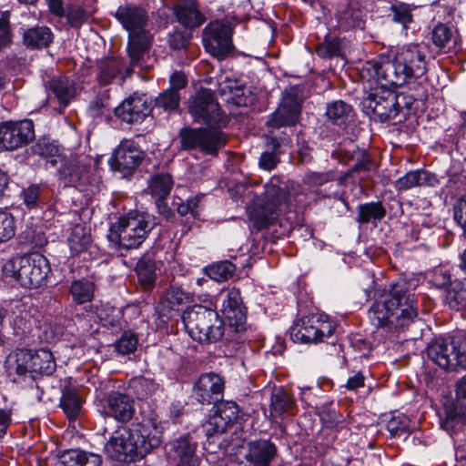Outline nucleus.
<instances>
[{"mask_svg": "<svg viewBox=\"0 0 466 466\" xmlns=\"http://www.w3.org/2000/svg\"><path fill=\"white\" fill-rule=\"evenodd\" d=\"M188 112L194 121L205 124L211 128L226 127L228 119L221 111L211 90L202 88L192 96L188 101Z\"/></svg>", "mask_w": 466, "mask_h": 466, "instance_id": "9", "label": "nucleus"}, {"mask_svg": "<svg viewBox=\"0 0 466 466\" xmlns=\"http://www.w3.org/2000/svg\"><path fill=\"white\" fill-rule=\"evenodd\" d=\"M30 368L32 375L36 374L49 376L56 370V361L52 352L46 349H40L35 352L31 351Z\"/></svg>", "mask_w": 466, "mask_h": 466, "instance_id": "33", "label": "nucleus"}, {"mask_svg": "<svg viewBox=\"0 0 466 466\" xmlns=\"http://www.w3.org/2000/svg\"><path fill=\"white\" fill-rule=\"evenodd\" d=\"M46 89L57 99L60 106L65 108L76 95L75 83L66 76H54L46 83Z\"/></svg>", "mask_w": 466, "mask_h": 466, "instance_id": "29", "label": "nucleus"}, {"mask_svg": "<svg viewBox=\"0 0 466 466\" xmlns=\"http://www.w3.org/2000/svg\"><path fill=\"white\" fill-rule=\"evenodd\" d=\"M236 267L233 263L225 260L208 267L206 272L210 279L218 282H222L230 279Z\"/></svg>", "mask_w": 466, "mask_h": 466, "instance_id": "49", "label": "nucleus"}, {"mask_svg": "<svg viewBox=\"0 0 466 466\" xmlns=\"http://www.w3.org/2000/svg\"><path fill=\"white\" fill-rule=\"evenodd\" d=\"M224 380L216 373L202 374L194 385V396L202 404L217 401L222 395Z\"/></svg>", "mask_w": 466, "mask_h": 466, "instance_id": "22", "label": "nucleus"}, {"mask_svg": "<svg viewBox=\"0 0 466 466\" xmlns=\"http://www.w3.org/2000/svg\"><path fill=\"white\" fill-rule=\"evenodd\" d=\"M446 304L452 309L466 308V278L456 279L446 289Z\"/></svg>", "mask_w": 466, "mask_h": 466, "instance_id": "36", "label": "nucleus"}, {"mask_svg": "<svg viewBox=\"0 0 466 466\" xmlns=\"http://www.w3.org/2000/svg\"><path fill=\"white\" fill-rule=\"evenodd\" d=\"M427 355L444 370L466 369V338L458 333L451 338L437 339L428 346Z\"/></svg>", "mask_w": 466, "mask_h": 466, "instance_id": "7", "label": "nucleus"}, {"mask_svg": "<svg viewBox=\"0 0 466 466\" xmlns=\"http://www.w3.org/2000/svg\"><path fill=\"white\" fill-rule=\"evenodd\" d=\"M289 192L273 183L265 187V199L261 205L255 207L250 214V219L258 230L273 224L281 212L289 208Z\"/></svg>", "mask_w": 466, "mask_h": 466, "instance_id": "8", "label": "nucleus"}, {"mask_svg": "<svg viewBox=\"0 0 466 466\" xmlns=\"http://www.w3.org/2000/svg\"><path fill=\"white\" fill-rule=\"evenodd\" d=\"M15 234L14 217L7 212L0 210V242L11 239Z\"/></svg>", "mask_w": 466, "mask_h": 466, "instance_id": "53", "label": "nucleus"}, {"mask_svg": "<svg viewBox=\"0 0 466 466\" xmlns=\"http://www.w3.org/2000/svg\"><path fill=\"white\" fill-rule=\"evenodd\" d=\"M188 335L200 343H214L224 335L225 327L217 311L202 305H195L182 315Z\"/></svg>", "mask_w": 466, "mask_h": 466, "instance_id": "6", "label": "nucleus"}, {"mask_svg": "<svg viewBox=\"0 0 466 466\" xmlns=\"http://www.w3.org/2000/svg\"><path fill=\"white\" fill-rule=\"evenodd\" d=\"M364 15L361 9L349 5L339 13V26L345 29L363 28L365 24Z\"/></svg>", "mask_w": 466, "mask_h": 466, "instance_id": "48", "label": "nucleus"}, {"mask_svg": "<svg viewBox=\"0 0 466 466\" xmlns=\"http://www.w3.org/2000/svg\"><path fill=\"white\" fill-rule=\"evenodd\" d=\"M300 113V104L298 97L292 94L283 96L280 105L267 121V126L272 129L290 127L297 123Z\"/></svg>", "mask_w": 466, "mask_h": 466, "instance_id": "20", "label": "nucleus"}, {"mask_svg": "<svg viewBox=\"0 0 466 466\" xmlns=\"http://www.w3.org/2000/svg\"><path fill=\"white\" fill-rule=\"evenodd\" d=\"M217 411L228 426L235 422L239 415V408L233 401H226L221 403L218 407Z\"/></svg>", "mask_w": 466, "mask_h": 466, "instance_id": "59", "label": "nucleus"}, {"mask_svg": "<svg viewBox=\"0 0 466 466\" xmlns=\"http://www.w3.org/2000/svg\"><path fill=\"white\" fill-rule=\"evenodd\" d=\"M86 167L75 159L66 161L59 167V177L66 187H77L85 182Z\"/></svg>", "mask_w": 466, "mask_h": 466, "instance_id": "35", "label": "nucleus"}, {"mask_svg": "<svg viewBox=\"0 0 466 466\" xmlns=\"http://www.w3.org/2000/svg\"><path fill=\"white\" fill-rule=\"evenodd\" d=\"M155 226L156 222L151 215L130 212L110 227L107 238L118 250L137 248Z\"/></svg>", "mask_w": 466, "mask_h": 466, "instance_id": "4", "label": "nucleus"}, {"mask_svg": "<svg viewBox=\"0 0 466 466\" xmlns=\"http://www.w3.org/2000/svg\"><path fill=\"white\" fill-rule=\"evenodd\" d=\"M137 344L138 339L137 335L131 331H125L115 342V349L118 353L127 355L137 350Z\"/></svg>", "mask_w": 466, "mask_h": 466, "instance_id": "50", "label": "nucleus"}, {"mask_svg": "<svg viewBox=\"0 0 466 466\" xmlns=\"http://www.w3.org/2000/svg\"><path fill=\"white\" fill-rule=\"evenodd\" d=\"M361 106L366 115L380 122L396 117L400 111L396 94L388 88H376L363 98Z\"/></svg>", "mask_w": 466, "mask_h": 466, "instance_id": "12", "label": "nucleus"}, {"mask_svg": "<svg viewBox=\"0 0 466 466\" xmlns=\"http://www.w3.org/2000/svg\"><path fill=\"white\" fill-rule=\"evenodd\" d=\"M417 316L415 296L404 279L391 284L389 292L375 301L369 310L372 324L389 330L404 329Z\"/></svg>", "mask_w": 466, "mask_h": 466, "instance_id": "2", "label": "nucleus"}, {"mask_svg": "<svg viewBox=\"0 0 466 466\" xmlns=\"http://www.w3.org/2000/svg\"><path fill=\"white\" fill-rule=\"evenodd\" d=\"M2 270L5 277L15 279L22 287L36 289L46 283L51 268L45 256L32 253L8 259Z\"/></svg>", "mask_w": 466, "mask_h": 466, "instance_id": "5", "label": "nucleus"}, {"mask_svg": "<svg viewBox=\"0 0 466 466\" xmlns=\"http://www.w3.org/2000/svg\"><path fill=\"white\" fill-rule=\"evenodd\" d=\"M60 406L69 420L77 417L81 410V401L75 388L66 387L63 390Z\"/></svg>", "mask_w": 466, "mask_h": 466, "instance_id": "46", "label": "nucleus"}, {"mask_svg": "<svg viewBox=\"0 0 466 466\" xmlns=\"http://www.w3.org/2000/svg\"><path fill=\"white\" fill-rule=\"evenodd\" d=\"M454 220L461 228H466V196L461 198L453 208Z\"/></svg>", "mask_w": 466, "mask_h": 466, "instance_id": "64", "label": "nucleus"}, {"mask_svg": "<svg viewBox=\"0 0 466 466\" xmlns=\"http://www.w3.org/2000/svg\"><path fill=\"white\" fill-rule=\"evenodd\" d=\"M334 331L333 323L323 315L311 314L293 323L289 329L290 339L298 343H319Z\"/></svg>", "mask_w": 466, "mask_h": 466, "instance_id": "10", "label": "nucleus"}, {"mask_svg": "<svg viewBox=\"0 0 466 466\" xmlns=\"http://www.w3.org/2000/svg\"><path fill=\"white\" fill-rule=\"evenodd\" d=\"M359 155L361 156V158L358 159L357 163L352 167V168L347 171L343 178H339L338 183L339 185H341L343 180L346 177H349L353 172L370 171L375 169V164L368 154L364 152H359Z\"/></svg>", "mask_w": 466, "mask_h": 466, "instance_id": "60", "label": "nucleus"}, {"mask_svg": "<svg viewBox=\"0 0 466 466\" xmlns=\"http://www.w3.org/2000/svg\"><path fill=\"white\" fill-rule=\"evenodd\" d=\"M339 53V43L337 39L325 40L316 48V54L323 58L338 56Z\"/></svg>", "mask_w": 466, "mask_h": 466, "instance_id": "62", "label": "nucleus"}, {"mask_svg": "<svg viewBox=\"0 0 466 466\" xmlns=\"http://www.w3.org/2000/svg\"><path fill=\"white\" fill-rule=\"evenodd\" d=\"M173 186L174 181L170 174L158 173L148 179L147 191L155 199L167 198Z\"/></svg>", "mask_w": 466, "mask_h": 466, "instance_id": "38", "label": "nucleus"}, {"mask_svg": "<svg viewBox=\"0 0 466 466\" xmlns=\"http://www.w3.org/2000/svg\"><path fill=\"white\" fill-rule=\"evenodd\" d=\"M392 21L399 23L403 28L412 22V15L410 7L405 4H395L390 6Z\"/></svg>", "mask_w": 466, "mask_h": 466, "instance_id": "54", "label": "nucleus"}, {"mask_svg": "<svg viewBox=\"0 0 466 466\" xmlns=\"http://www.w3.org/2000/svg\"><path fill=\"white\" fill-rule=\"evenodd\" d=\"M31 351L17 350L7 355L5 360V369L8 378L15 383L34 381L30 368Z\"/></svg>", "mask_w": 466, "mask_h": 466, "instance_id": "19", "label": "nucleus"}, {"mask_svg": "<svg viewBox=\"0 0 466 466\" xmlns=\"http://www.w3.org/2000/svg\"><path fill=\"white\" fill-rule=\"evenodd\" d=\"M407 80L420 78L426 73V60L424 52L418 45H407L399 48L394 54Z\"/></svg>", "mask_w": 466, "mask_h": 466, "instance_id": "17", "label": "nucleus"}, {"mask_svg": "<svg viewBox=\"0 0 466 466\" xmlns=\"http://www.w3.org/2000/svg\"><path fill=\"white\" fill-rule=\"evenodd\" d=\"M281 153V150L268 147L259 157L258 167L267 171L274 169L279 163V155Z\"/></svg>", "mask_w": 466, "mask_h": 466, "instance_id": "58", "label": "nucleus"}, {"mask_svg": "<svg viewBox=\"0 0 466 466\" xmlns=\"http://www.w3.org/2000/svg\"><path fill=\"white\" fill-rule=\"evenodd\" d=\"M386 216V208L381 202H369L360 204L358 207L357 222L360 224H368L370 222L376 224Z\"/></svg>", "mask_w": 466, "mask_h": 466, "instance_id": "39", "label": "nucleus"}, {"mask_svg": "<svg viewBox=\"0 0 466 466\" xmlns=\"http://www.w3.org/2000/svg\"><path fill=\"white\" fill-rule=\"evenodd\" d=\"M156 262L149 258H141L136 266L138 283L144 290H151L157 280Z\"/></svg>", "mask_w": 466, "mask_h": 466, "instance_id": "37", "label": "nucleus"}, {"mask_svg": "<svg viewBox=\"0 0 466 466\" xmlns=\"http://www.w3.org/2000/svg\"><path fill=\"white\" fill-rule=\"evenodd\" d=\"M221 90L224 94H226L228 90V97L227 101L238 106H247L253 101V96L249 90L238 85L237 81H228Z\"/></svg>", "mask_w": 466, "mask_h": 466, "instance_id": "44", "label": "nucleus"}, {"mask_svg": "<svg viewBox=\"0 0 466 466\" xmlns=\"http://www.w3.org/2000/svg\"><path fill=\"white\" fill-rule=\"evenodd\" d=\"M34 138V123L30 119L6 121L0 125V152L16 150L28 145Z\"/></svg>", "mask_w": 466, "mask_h": 466, "instance_id": "15", "label": "nucleus"}, {"mask_svg": "<svg viewBox=\"0 0 466 466\" xmlns=\"http://www.w3.org/2000/svg\"><path fill=\"white\" fill-rule=\"evenodd\" d=\"M352 116V106L342 100H336L327 104L326 116L335 125L345 124Z\"/></svg>", "mask_w": 466, "mask_h": 466, "instance_id": "43", "label": "nucleus"}, {"mask_svg": "<svg viewBox=\"0 0 466 466\" xmlns=\"http://www.w3.org/2000/svg\"><path fill=\"white\" fill-rule=\"evenodd\" d=\"M222 312L229 322V327L236 331L242 330L246 322V315L241 306V297L238 289L228 290L222 302Z\"/></svg>", "mask_w": 466, "mask_h": 466, "instance_id": "24", "label": "nucleus"}, {"mask_svg": "<svg viewBox=\"0 0 466 466\" xmlns=\"http://www.w3.org/2000/svg\"><path fill=\"white\" fill-rule=\"evenodd\" d=\"M167 455L176 466H198L197 443L188 435H182L167 445Z\"/></svg>", "mask_w": 466, "mask_h": 466, "instance_id": "21", "label": "nucleus"}, {"mask_svg": "<svg viewBox=\"0 0 466 466\" xmlns=\"http://www.w3.org/2000/svg\"><path fill=\"white\" fill-rule=\"evenodd\" d=\"M267 147L275 148L278 150H281L284 147H289L291 146V139L289 135L286 131L280 132L279 135L274 134L272 130L270 135L267 138Z\"/></svg>", "mask_w": 466, "mask_h": 466, "instance_id": "61", "label": "nucleus"}, {"mask_svg": "<svg viewBox=\"0 0 466 466\" xmlns=\"http://www.w3.org/2000/svg\"><path fill=\"white\" fill-rule=\"evenodd\" d=\"M54 41V34L46 25H36L25 30L23 34L24 46L31 50L48 47Z\"/></svg>", "mask_w": 466, "mask_h": 466, "instance_id": "30", "label": "nucleus"}, {"mask_svg": "<svg viewBox=\"0 0 466 466\" xmlns=\"http://www.w3.org/2000/svg\"><path fill=\"white\" fill-rule=\"evenodd\" d=\"M179 137L183 149H199L207 154H215L226 144L224 133L211 127H184L179 132Z\"/></svg>", "mask_w": 466, "mask_h": 466, "instance_id": "11", "label": "nucleus"}, {"mask_svg": "<svg viewBox=\"0 0 466 466\" xmlns=\"http://www.w3.org/2000/svg\"><path fill=\"white\" fill-rule=\"evenodd\" d=\"M149 113L146 99L137 95L130 96L115 108V115L130 124L142 121Z\"/></svg>", "mask_w": 466, "mask_h": 466, "instance_id": "23", "label": "nucleus"}, {"mask_svg": "<svg viewBox=\"0 0 466 466\" xmlns=\"http://www.w3.org/2000/svg\"><path fill=\"white\" fill-rule=\"evenodd\" d=\"M123 66V60L119 57L104 58L99 64L97 81L100 85L106 86L111 84L118 76H121V80H124L125 76L121 75Z\"/></svg>", "mask_w": 466, "mask_h": 466, "instance_id": "34", "label": "nucleus"}, {"mask_svg": "<svg viewBox=\"0 0 466 466\" xmlns=\"http://www.w3.org/2000/svg\"><path fill=\"white\" fill-rule=\"evenodd\" d=\"M460 420H466V375L457 381L454 408L447 412L446 418L441 421V426L451 432L459 425Z\"/></svg>", "mask_w": 466, "mask_h": 466, "instance_id": "25", "label": "nucleus"}, {"mask_svg": "<svg viewBox=\"0 0 466 466\" xmlns=\"http://www.w3.org/2000/svg\"><path fill=\"white\" fill-rule=\"evenodd\" d=\"M295 408V400L282 389H277L271 395L270 414L279 417L284 413L291 414Z\"/></svg>", "mask_w": 466, "mask_h": 466, "instance_id": "41", "label": "nucleus"}, {"mask_svg": "<svg viewBox=\"0 0 466 466\" xmlns=\"http://www.w3.org/2000/svg\"><path fill=\"white\" fill-rule=\"evenodd\" d=\"M96 11V0H66V18L73 28L81 27Z\"/></svg>", "mask_w": 466, "mask_h": 466, "instance_id": "27", "label": "nucleus"}, {"mask_svg": "<svg viewBox=\"0 0 466 466\" xmlns=\"http://www.w3.org/2000/svg\"><path fill=\"white\" fill-rule=\"evenodd\" d=\"M431 40L439 49H451L456 44L455 31L447 24L438 23L431 32Z\"/></svg>", "mask_w": 466, "mask_h": 466, "instance_id": "40", "label": "nucleus"}, {"mask_svg": "<svg viewBox=\"0 0 466 466\" xmlns=\"http://www.w3.org/2000/svg\"><path fill=\"white\" fill-rule=\"evenodd\" d=\"M334 180H336V176L333 170L326 172L308 171L303 177V182L310 187H319Z\"/></svg>", "mask_w": 466, "mask_h": 466, "instance_id": "52", "label": "nucleus"}, {"mask_svg": "<svg viewBox=\"0 0 466 466\" xmlns=\"http://www.w3.org/2000/svg\"><path fill=\"white\" fill-rule=\"evenodd\" d=\"M179 100L180 96L178 92L174 88H167L156 98V106L164 110L171 111L178 107Z\"/></svg>", "mask_w": 466, "mask_h": 466, "instance_id": "51", "label": "nucleus"}, {"mask_svg": "<svg viewBox=\"0 0 466 466\" xmlns=\"http://www.w3.org/2000/svg\"><path fill=\"white\" fill-rule=\"evenodd\" d=\"M429 282L438 289H447L452 280L450 271L447 268L443 267H438L432 269L431 272Z\"/></svg>", "mask_w": 466, "mask_h": 466, "instance_id": "56", "label": "nucleus"}, {"mask_svg": "<svg viewBox=\"0 0 466 466\" xmlns=\"http://www.w3.org/2000/svg\"><path fill=\"white\" fill-rule=\"evenodd\" d=\"M69 291L73 300L81 305L93 299L95 285L86 279H76L71 283Z\"/></svg>", "mask_w": 466, "mask_h": 466, "instance_id": "45", "label": "nucleus"}, {"mask_svg": "<svg viewBox=\"0 0 466 466\" xmlns=\"http://www.w3.org/2000/svg\"><path fill=\"white\" fill-rule=\"evenodd\" d=\"M91 242L90 230L86 226L77 224L73 227L68 237V245L74 254H80L87 250Z\"/></svg>", "mask_w": 466, "mask_h": 466, "instance_id": "42", "label": "nucleus"}, {"mask_svg": "<svg viewBox=\"0 0 466 466\" xmlns=\"http://www.w3.org/2000/svg\"><path fill=\"white\" fill-rule=\"evenodd\" d=\"M203 43L214 57H226L233 50L231 25L221 21L211 22L203 31Z\"/></svg>", "mask_w": 466, "mask_h": 466, "instance_id": "13", "label": "nucleus"}, {"mask_svg": "<svg viewBox=\"0 0 466 466\" xmlns=\"http://www.w3.org/2000/svg\"><path fill=\"white\" fill-rule=\"evenodd\" d=\"M163 427L157 419L131 423L116 430L105 446L106 453L118 461L144 458L162 443Z\"/></svg>", "mask_w": 466, "mask_h": 466, "instance_id": "1", "label": "nucleus"}, {"mask_svg": "<svg viewBox=\"0 0 466 466\" xmlns=\"http://www.w3.org/2000/svg\"><path fill=\"white\" fill-rule=\"evenodd\" d=\"M144 157L143 151L131 139L123 140L108 159L112 170L117 171L122 177H127L138 167Z\"/></svg>", "mask_w": 466, "mask_h": 466, "instance_id": "16", "label": "nucleus"}, {"mask_svg": "<svg viewBox=\"0 0 466 466\" xmlns=\"http://www.w3.org/2000/svg\"><path fill=\"white\" fill-rule=\"evenodd\" d=\"M439 184L437 176L425 169H416L406 173L395 182V188L405 191L414 187H436Z\"/></svg>", "mask_w": 466, "mask_h": 466, "instance_id": "28", "label": "nucleus"}, {"mask_svg": "<svg viewBox=\"0 0 466 466\" xmlns=\"http://www.w3.org/2000/svg\"><path fill=\"white\" fill-rule=\"evenodd\" d=\"M103 413L115 420L127 422L135 413L134 400L122 392L110 391L101 400Z\"/></svg>", "mask_w": 466, "mask_h": 466, "instance_id": "18", "label": "nucleus"}, {"mask_svg": "<svg viewBox=\"0 0 466 466\" xmlns=\"http://www.w3.org/2000/svg\"><path fill=\"white\" fill-rule=\"evenodd\" d=\"M190 294L183 290L180 287L170 286L164 293L161 300L163 309L174 310L180 305L190 301Z\"/></svg>", "mask_w": 466, "mask_h": 466, "instance_id": "47", "label": "nucleus"}, {"mask_svg": "<svg viewBox=\"0 0 466 466\" xmlns=\"http://www.w3.org/2000/svg\"><path fill=\"white\" fill-rule=\"evenodd\" d=\"M202 197L194 196L187 198L186 201L178 198L180 202L174 201V205L177 206V211L180 216H186L191 214L193 217L198 216V208Z\"/></svg>", "mask_w": 466, "mask_h": 466, "instance_id": "57", "label": "nucleus"}, {"mask_svg": "<svg viewBox=\"0 0 466 466\" xmlns=\"http://www.w3.org/2000/svg\"><path fill=\"white\" fill-rule=\"evenodd\" d=\"M276 445L268 440H258L248 443L245 459L252 466H269L277 456Z\"/></svg>", "mask_w": 466, "mask_h": 466, "instance_id": "26", "label": "nucleus"}, {"mask_svg": "<svg viewBox=\"0 0 466 466\" xmlns=\"http://www.w3.org/2000/svg\"><path fill=\"white\" fill-rule=\"evenodd\" d=\"M228 427V423L221 418L218 411L210 416L203 425L205 433L208 437H211L218 433H223L227 431Z\"/></svg>", "mask_w": 466, "mask_h": 466, "instance_id": "55", "label": "nucleus"}, {"mask_svg": "<svg viewBox=\"0 0 466 466\" xmlns=\"http://www.w3.org/2000/svg\"><path fill=\"white\" fill-rule=\"evenodd\" d=\"M41 196V188L36 185L29 186L22 192L24 203L28 208H34L37 206Z\"/></svg>", "mask_w": 466, "mask_h": 466, "instance_id": "63", "label": "nucleus"}, {"mask_svg": "<svg viewBox=\"0 0 466 466\" xmlns=\"http://www.w3.org/2000/svg\"><path fill=\"white\" fill-rule=\"evenodd\" d=\"M101 463L102 459L96 453L69 450L59 457L56 466H101Z\"/></svg>", "mask_w": 466, "mask_h": 466, "instance_id": "31", "label": "nucleus"}, {"mask_svg": "<svg viewBox=\"0 0 466 466\" xmlns=\"http://www.w3.org/2000/svg\"><path fill=\"white\" fill-rule=\"evenodd\" d=\"M367 70L370 76L380 81L381 88L402 86L408 83L407 75L394 56L380 55L377 60L367 64Z\"/></svg>", "mask_w": 466, "mask_h": 466, "instance_id": "14", "label": "nucleus"}, {"mask_svg": "<svg viewBox=\"0 0 466 466\" xmlns=\"http://www.w3.org/2000/svg\"><path fill=\"white\" fill-rule=\"evenodd\" d=\"M177 20L185 26L194 28L202 25L204 15L198 11L193 0H185L175 10Z\"/></svg>", "mask_w": 466, "mask_h": 466, "instance_id": "32", "label": "nucleus"}, {"mask_svg": "<svg viewBox=\"0 0 466 466\" xmlns=\"http://www.w3.org/2000/svg\"><path fill=\"white\" fill-rule=\"evenodd\" d=\"M115 17L129 33L127 53L130 67L140 66L151 46V35L145 29L147 23V12L137 5H120Z\"/></svg>", "mask_w": 466, "mask_h": 466, "instance_id": "3", "label": "nucleus"}]
</instances>
